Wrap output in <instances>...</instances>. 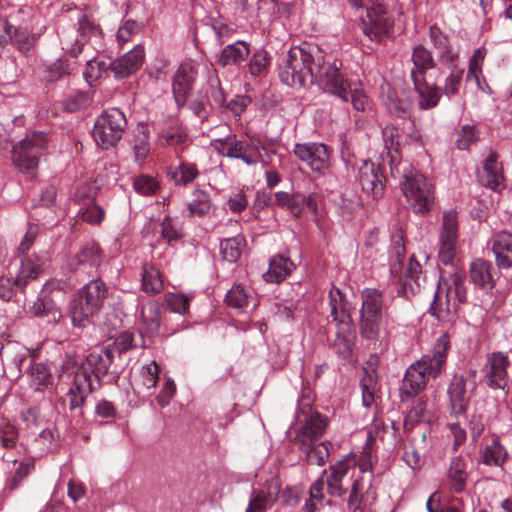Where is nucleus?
Masks as SVG:
<instances>
[{"label":"nucleus","instance_id":"nucleus-1","mask_svg":"<svg viewBox=\"0 0 512 512\" xmlns=\"http://www.w3.org/2000/svg\"><path fill=\"white\" fill-rule=\"evenodd\" d=\"M341 66V62L326 60L325 52L319 46L305 43L288 51L280 66L279 77L291 87L316 83L323 91L346 101L348 94Z\"/></svg>","mask_w":512,"mask_h":512},{"label":"nucleus","instance_id":"nucleus-2","mask_svg":"<svg viewBox=\"0 0 512 512\" xmlns=\"http://www.w3.org/2000/svg\"><path fill=\"white\" fill-rule=\"evenodd\" d=\"M113 358V350L108 348L91 352L81 365L75 355H65L59 377H72L66 394L70 410L83 406L87 396L95 390V383L100 385V380L108 372Z\"/></svg>","mask_w":512,"mask_h":512},{"label":"nucleus","instance_id":"nucleus-3","mask_svg":"<svg viewBox=\"0 0 512 512\" xmlns=\"http://www.w3.org/2000/svg\"><path fill=\"white\" fill-rule=\"evenodd\" d=\"M449 348L448 336H440L433 347L432 354L424 355L406 370L400 387L401 402L415 397L424 390L429 377L437 378L442 373Z\"/></svg>","mask_w":512,"mask_h":512},{"label":"nucleus","instance_id":"nucleus-4","mask_svg":"<svg viewBox=\"0 0 512 512\" xmlns=\"http://www.w3.org/2000/svg\"><path fill=\"white\" fill-rule=\"evenodd\" d=\"M326 428L327 418L319 412H313L291 439L308 464L322 466L328 459L332 444L320 441Z\"/></svg>","mask_w":512,"mask_h":512},{"label":"nucleus","instance_id":"nucleus-5","mask_svg":"<svg viewBox=\"0 0 512 512\" xmlns=\"http://www.w3.org/2000/svg\"><path fill=\"white\" fill-rule=\"evenodd\" d=\"M391 175L401 179V189L415 213L426 215L432 210L435 203L434 189L426 177L408 163L401 166L399 173Z\"/></svg>","mask_w":512,"mask_h":512},{"label":"nucleus","instance_id":"nucleus-6","mask_svg":"<svg viewBox=\"0 0 512 512\" xmlns=\"http://www.w3.org/2000/svg\"><path fill=\"white\" fill-rule=\"evenodd\" d=\"M332 321L338 326V332L334 340V347L338 354L344 358L351 355L355 334L351 325V316L346 308L343 295L340 290H331L329 293Z\"/></svg>","mask_w":512,"mask_h":512},{"label":"nucleus","instance_id":"nucleus-7","mask_svg":"<svg viewBox=\"0 0 512 512\" xmlns=\"http://www.w3.org/2000/svg\"><path fill=\"white\" fill-rule=\"evenodd\" d=\"M213 147L220 155L240 159L248 166L263 162L262 151L266 153V148L257 136H249L248 140L228 136L214 140Z\"/></svg>","mask_w":512,"mask_h":512},{"label":"nucleus","instance_id":"nucleus-8","mask_svg":"<svg viewBox=\"0 0 512 512\" xmlns=\"http://www.w3.org/2000/svg\"><path fill=\"white\" fill-rule=\"evenodd\" d=\"M126 125L124 113L118 108H110L97 117L92 135L102 149H109L121 139Z\"/></svg>","mask_w":512,"mask_h":512},{"label":"nucleus","instance_id":"nucleus-9","mask_svg":"<svg viewBox=\"0 0 512 512\" xmlns=\"http://www.w3.org/2000/svg\"><path fill=\"white\" fill-rule=\"evenodd\" d=\"M47 137L42 132H32L12 150L14 164L26 173H32L38 166L40 157L46 152Z\"/></svg>","mask_w":512,"mask_h":512},{"label":"nucleus","instance_id":"nucleus-10","mask_svg":"<svg viewBox=\"0 0 512 512\" xmlns=\"http://www.w3.org/2000/svg\"><path fill=\"white\" fill-rule=\"evenodd\" d=\"M361 299V336L368 340H375L379 334L382 318V293L375 288H366L361 293Z\"/></svg>","mask_w":512,"mask_h":512},{"label":"nucleus","instance_id":"nucleus-11","mask_svg":"<svg viewBox=\"0 0 512 512\" xmlns=\"http://www.w3.org/2000/svg\"><path fill=\"white\" fill-rule=\"evenodd\" d=\"M101 37V29L87 18L78 22L77 28L64 30L60 36L61 49L71 57H78L86 43L98 41Z\"/></svg>","mask_w":512,"mask_h":512},{"label":"nucleus","instance_id":"nucleus-12","mask_svg":"<svg viewBox=\"0 0 512 512\" xmlns=\"http://www.w3.org/2000/svg\"><path fill=\"white\" fill-rule=\"evenodd\" d=\"M45 258L39 255H29L21 259V265L16 279L0 277V298L10 300L14 295V287L23 289L29 280L36 279L43 271Z\"/></svg>","mask_w":512,"mask_h":512},{"label":"nucleus","instance_id":"nucleus-13","mask_svg":"<svg viewBox=\"0 0 512 512\" xmlns=\"http://www.w3.org/2000/svg\"><path fill=\"white\" fill-rule=\"evenodd\" d=\"M293 152L300 161L319 175H324L331 167L332 149L323 143H297Z\"/></svg>","mask_w":512,"mask_h":512},{"label":"nucleus","instance_id":"nucleus-14","mask_svg":"<svg viewBox=\"0 0 512 512\" xmlns=\"http://www.w3.org/2000/svg\"><path fill=\"white\" fill-rule=\"evenodd\" d=\"M368 23L364 33L370 40L382 42L392 29V20L385 7L381 4H373L367 8Z\"/></svg>","mask_w":512,"mask_h":512},{"label":"nucleus","instance_id":"nucleus-15","mask_svg":"<svg viewBox=\"0 0 512 512\" xmlns=\"http://www.w3.org/2000/svg\"><path fill=\"white\" fill-rule=\"evenodd\" d=\"M198 74V66L193 62L181 64L173 78V95L178 107H182L190 94Z\"/></svg>","mask_w":512,"mask_h":512},{"label":"nucleus","instance_id":"nucleus-16","mask_svg":"<svg viewBox=\"0 0 512 512\" xmlns=\"http://www.w3.org/2000/svg\"><path fill=\"white\" fill-rule=\"evenodd\" d=\"M510 361L504 352H493L485 366V380L493 389H504L508 383Z\"/></svg>","mask_w":512,"mask_h":512},{"label":"nucleus","instance_id":"nucleus-17","mask_svg":"<svg viewBox=\"0 0 512 512\" xmlns=\"http://www.w3.org/2000/svg\"><path fill=\"white\" fill-rule=\"evenodd\" d=\"M384 175L379 165L365 161L359 168L358 181L368 196L378 199L384 192Z\"/></svg>","mask_w":512,"mask_h":512},{"label":"nucleus","instance_id":"nucleus-18","mask_svg":"<svg viewBox=\"0 0 512 512\" xmlns=\"http://www.w3.org/2000/svg\"><path fill=\"white\" fill-rule=\"evenodd\" d=\"M449 408L451 413L458 417L464 415L470 402V395L466 388L463 375H454L447 389Z\"/></svg>","mask_w":512,"mask_h":512},{"label":"nucleus","instance_id":"nucleus-19","mask_svg":"<svg viewBox=\"0 0 512 512\" xmlns=\"http://www.w3.org/2000/svg\"><path fill=\"white\" fill-rule=\"evenodd\" d=\"M429 37L438 61L447 67L457 65L459 53L453 48L448 36L439 27L433 25L429 29Z\"/></svg>","mask_w":512,"mask_h":512},{"label":"nucleus","instance_id":"nucleus-20","mask_svg":"<svg viewBox=\"0 0 512 512\" xmlns=\"http://www.w3.org/2000/svg\"><path fill=\"white\" fill-rule=\"evenodd\" d=\"M103 260L102 250L94 241L87 242L79 252L68 261L72 272L83 271L87 268H97Z\"/></svg>","mask_w":512,"mask_h":512},{"label":"nucleus","instance_id":"nucleus-21","mask_svg":"<svg viewBox=\"0 0 512 512\" xmlns=\"http://www.w3.org/2000/svg\"><path fill=\"white\" fill-rule=\"evenodd\" d=\"M144 59V47L136 45L132 50L112 62V73L118 79L126 78L142 66Z\"/></svg>","mask_w":512,"mask_h":512},{"label":"nucleus","instance_id":"nucleus-22","mask_svg":"<svg viewBox=\"0 0 512 512\" xmlns=\"http://www.w3.org/2000/svg\"><path fill=\"white\" fill-rule=\"evenodd\" d=\"M504 180L503 169L498 161V156L496 153H491L483 163V169L479 173V181L483 186L499 192L505 188Z\"/></svg>","mask_w":512,"mask_h":512},{"label":"nucleus","instance_id":"nucleus-23","mask_svg":"<svg viewBox=\"0 0 512 512\" xmlns=\"http://www.w3.org/2000/svg\"><path fill=\"white\" fill-rule=\"evenodd\" d=\"M383 140L385 149L387 151L386 156L388 159V163L390 166L391 174H396L400 172L401 166L404 165L405 162L401 160L400 157V134L399 130L396 126L388 124L383 130Z\"/></svg>","mask_w":512,"mask_h":512},{"label":"nucleus","instance_id":"nucleus-24","mask_svg":"<svg viewBox=\"0 0 512 512\" xmlns=\"http://www.w3.org/2000/svg\"><path fill=\"white\" fill-rule=\"evenodd\" d=\"M425 282L426 276L422 270L421 264L414 256H411L405 270L404 279L399 293L403 294L406 298H410L420 291V288L425 284Z\"/></svg>","mask_w":512,"mask_h":512},{"label":"nucleus","instance_id":"nucleus-25","mask_svg":"<svg viewBox=\"0 0 512 512\" xmlns=\"http://www.w3.org/2000/svg\"><path fill=\"white\" fill-rule=\"evenodd\" d=\"M99 310L89 301H86L78 293L69 306V315L72 325L77 328H85L91 324L92 318Z\"/></svg>","mask_w":512,"mask_h":512},{"label":"nucleus","instance_id":"nucleus-26","mask_svg":"<svg viewBox=\"0 0 512 512\" xmlns=\"http://www.w3.org/2000/svg\"><path fill=\"white\" fill-rule=\"evenodd\" d=\"M492 251L498 267H512V233L501 231L493 235L491 239Z\"/></svg>","mask_w":512,"mask_h":512},{"label":"nucleus","instance_id":"nucleus-27","mask_svg":"<svg viewBox=\"0 0 512 512\" xmlns=\"http://www.w3.org/2000/svg\"><path fill=\"white\" fill-rule=\"evenodd\" d=\"M495 269L492 263L483 259H476L471 263L470 278L472 282L486 290H491L495 285Z\"/></svg>","mask_w":512,"mask_h":512},{"label":"nucleus","instance_id":"nucleus-28","mask_svg":"<svg viewBox=\"0 0 512 512\" xmlns=\"http://www.w3.org/2000/svg\"><path fill=\"white\" fill-rule=\"evenodd\" d=\"M411 60L413 63L411 69L412 80L425 78L427 71L436 66L432 53L423 45H417L413 48Z\"/></svg>","mask_w":512,"mask_h":512},{"label":"nucleus","instance_id":"nucleus-29","mask_svg":"<svg viewBox=\"0 0 512 512\" xmlns=\"http://www.w3.org/2000/svg\"><path fill=\"white\" fill-rule=\"evenodd\" d=\"M250 54V46L245 41H236L226 45L218 59V63L222 66L236 65L239 66L248 58Z\"/></svg>","mask_w":512,"mask_h":512},{"label":"nucleus","instance_id":"nucleus-30","mask_svg":"<svg viewBox=\"0 0 512 512\" xmlns=\"http://www.w3.org/2000/svg\"><path fill=\"white\" fill-rule=\"evenodd\" d=\"M413 84L418 94V105L420 109L428 110L438 105L441 94L436 85L428 84L425 78L414 79Z\"/></svg>","mask_w":512,"mask_h":512},{"label":"nucleus","instance_id":"nucleus-31","mask_svg":"<svg viewBox=\"0 0 512 512\" xmlns=\"http://www.w3.org/2000/svg\"><path fill=\"white\" fill-rule=\"evenodd\" d=\"M447 475L450 488L455 493H461L465 490L468 478L467 463L461 455L451 459Z\"/></svg>","mask_w":512,"mask_h":512},{"label":"nucleus","instance_id":"nucleus-32","mask_svg":"<svg viewBox=\"0 0 512 512\" xmlns=\"http://www.w3.org/2000/svg\"><path fill=\"white\" fill-rule=\"evenodd\" d=\"M159 133L167 146L180 147L181 151H183V147L188 141L185 129L176 120L163 123L159 128Z\"/></svg>","mask_w":512,"mask_h":512},{"label":"nucleus","instance_id":"nucleus-33","mask_svg":"<svg viewBox=\"0 0 512 512\" xmlns=\"http://www.w3.org/2000/svg\"><path fill=\"white\" fill-rule=\"evenodd\" d=\"M78 294L100 311L107 298L108 288L101 279L97 278L87 283L78 291Z\"/></svg>","mask_w":512,"mask_h":512},{"label":"nucleus","instance_id":"nucleus-34","mask_svg":"<svg viewBox=\"0 0 512 512\" xmlns=\"http://www.w3.org/2000/svg\"><path fill=\"white\" fill-rule=\"evenodd\" d=\"M350 469L349 461L341 460L330 467V474L326 479L328 493L340 497L344 493L342 481Z\"/></svg>","mask_w":512,"mask_h":512},{"label":"nucleus","instance_id":"nucleus-35","mask_svg":"<svg viewBox=\"0 0 512 512\" xmlns=\"http://www.w3.org/2000/svg\"><path fill=\"white\" fill-rule=\"evenodd\" d=\"M28 355L27 349L18 342L7 340L0 343V357L3 362L19 368Z\"/></svg>","mask_w":512,"mask_h":512},{"label":"nucleus","instance_id":"nucleus-36","mask_svg":"<svg viewBox=\"0 0 512 512\" xmlns=\"http://www.w3.org/2000/svg\"><path fill=\"white\" fill-rule=\"evenodd\" d=\"M279 489L278 480H272L267 493L261 490L251 497L245 512H266L272 505V495H276Z\"/></svg>","mask_w":512,"mask_h":512},{"label":"nucleus","instance_id":"nucleus-37","mask_svg":"<svg viewBox=\"0 0 512 512\" xmlns=\"http://www.w3.org/2000/svg\"><path fill=\"white\" fill-rule=\"evenodd\" d=\"M169 175L176 186H187L198 177L199 171L196 164L181 161L177 166L171 168Z\"/></svg>","mask_w":512,"mask_h":512},{"label":"nucleus","instance_id":"nucleus-38","mask_svg":"<svg viewBox=\"0 0 512 512\" xmlns=\"http://www.w3.org/2000/svg\"><path fill=\"white\" fill-rule=\"evenodd\" d=\"M30 386L36 391L48 389L53 384L49 367L44 363H34L29 372Z\"/></svg>","mask_w":512,"mask_h":512},{"label":"nucleus","instance_id":"nucleus-39","mask_svg":"<svg viewBox=\"0 0 512 512\" xmlns=\"http://www.w3.org/2000/svg\"><path fill=\"white\" fill-rule=\"evenodd\" d=\"M227 305L238 310L246 309L250 303H254L252 292L241 284L234 285L226 294Z\"/></svg>","mask_w":512,"mask_h":512},{"label":"nucleus","instance_id":"nucleus-40","mask_svg":"<svg viewBox=\"0 0 512 512\" xmlns=\"http://www.w3.org/2000/svg\"><path fill=\"white\" fill-rule=\"evenodd\" d=\"M294 265L283 256H276L269 262V269L266 273L267 281L280 282L291 273Z\"/></svg>","mask_w":512,"mask_h":512},{"label":"nucleus","instance_id":"nucleus-41","mask_svg":"<svg viewBox=\"0 0 512 512\" xmlns=\"http://www.w3.org/2000/svg\"><path fill=\"white\" fill-rule=\"evenodd\" d=\"M212 207L211 199L207 191L195 189L192 193V200L188 203L190 216H206Z\"/></svg>","mask_w":512,"mask_h":512},{"label":"nucleus","instance_id":"nucleus-42","mask_svg":"<svg viewBox=\"0 0 512 512\" xmlns=\"http://www.w3.org/2000/svg\"><path fill=\"white\" fill-rule=\"evenodd\" d=\"M109 69L112 71V62L93 58L87 61L83 76L86 82L92 86V83L100 79Z\"/></svg>","mask_w":512,"mask_h":512},{"label":"nucleus","instance_id":"nucleus-43","mask_svg":"<svg viewBox=\"0 0 512 512\" xmlns=\"http://www.w3.org/2000/svg\"><path fill=\"white\" fill-rule=\"evenodd\" d=\"M430 420L431 414L427 409V402L423 397H421L407 413L404 421V426L408 429H411L416 424L422 422H429Z\"/></svg>","mask_w":512,"mask_h":512},{"label":"nucleus","instance_id":"nucleus-44","mask_svg":"<svg viewBox=\"0 0 512 512\" xmlns=\"http://www.w3.org/2000/svg\"><path fill=\"white\" fill-rule=\"evenodd\" d=\"M384 104L389 113L398 117H404L410 110L412 101L407 97H399L394 90H389L384 99Z\"/></svg>","mask_w":512,"mask_h":512},{"label":"nucleus","instance_id":"nucleus-45","mask_svg":"<svg viewBox=\"0 0 512 512\" xmlns=\"http://www.w3.org/2000/svg\"><path fill=\"white\" fill-rule=\"evenodd\" d=\"M142 287L149 294L159 293L163 288L159 270L150 264L143 266Z\"/></svg>","mask_w":512,"mask_h":512},{"label":"nucleus","instance_id":"nucleus-46","mask_svg":"<svg viewBox=\"0 0 512 512\" xmlns=\"http://www.w3.org/2000/svg\"><path fill=\"white\" fill-rule=\"evenodd\" d=\"M458 212L455 209L445 210L442 215L439 238L458 239Z\"/></svg>","mask_w":512,"mask_h":512},{"label":"nucleus","instance_id":"nucleus-47","mask_svg":"<svg viewBox=\"0 0 512 512\" xmlns=\"http://www.w3.org/2000/svg\"><path fill=\"white\" fill-rule=\"evenodd\" d=\"M362 402L366 407H370L375 402L377 393V375L374 369L365 371L361 379Z\"/></svg>","mask_w":512,"mask_h":512},{"label":"nucleus","instance_id":"nucleus-48","mask_svg":"<svg viewBox=\"0 0 512 512\" xmlns=\"http://www.w3.org/2000/svg\"><path fill=\"white\" fill-rule=\"evenodd\" d=\"M506 458L505 448L498 440H493L491 444L486 445L482 453V461L489 466H501Z\"/></svg>","mask_w":512,"mask_h":512},{"label":"nucleus","instance_id":"nucleus-49","mask_svg":"<svg viewBox=\"0 0 512 512\" xmlns=\"http://www.w3.org/2000/svg\"><path fill=\"white\" fill-rule=\"evenodd\" d=\"M134 158L137 163H143L150 152L149 131L144 126L138 129L133 143Z\"/></svg>","mask_w":512,"mask_h":512},{"label":"nucleus","instance_id":"nucleus-50","mask_svg":"<svg viewBox=\"0 0 512 512\" xmlns=\"http://www.w3.org/2000/svg\"><path fill=\"white\" fill-rule=\"evenodd\" d=\"M448 68L450 69V72L444 80L442 91L450 98L459 93L464 69L458 67V65L450 66Z\"/></svg>","mask_w":512,"mask_h":512},{"label":"nucleus","instance_id":"nucleus-51","mask_svg":"<svg viewBox=\"0 0 512 512\" xmlns=\"http://www.w3.org/2000/svg\"><path fill=\"white\" fill-rule=\"evenodd\" d=\"M486 54L487 50L484 47L476 49L468 64L467 79L474 80L478 87H481L480 76L482 75V66Z\"/></svg>","mask_w":512,"mask_h":512},{"label":"nucleus","instance_id":"nucleus-52","mask_svg":"<svg viewBox=\"0 0 512 512\" xmlns=\"http://www.w3.org/2000/svg\"><path fill=\"white\" fill-rule=\"evenodd\" d=\"M208 85L209 90L207 91V96L209 101H211V105L223 108L226 102V98L215 70L212 71L209 75Z\"/></svg>","mask_w":512,"mask_h":512},{"label":"nucleus","instance_id":"nucleus-53","mask_svg":"<svg viewBox=\"0 0 512 512\" xmlns=\"http://www.w3.org/2000/svg\"><path fill=\"white\" fill-rule=\"evenodd\" d=\"M242 251V239L238 237H232L223 239L220 242V252L223 256V258L230 262L234 263L236 262Z\"/></svg>","mask_w":512,"mask_h":512},{"label":"nucleus","instance_id":"nucleus-54","mask_svg":"<svg viewBox=\"0 0 512 512\" xmlns=\"http://www.w3.org/2000/svg\"><path fill=\"white\" fill-rule=\"evenodd\" d=\"M91 101L92 94L90 91H79L63 101V108L67 112H76L89 106Z\"/></svg>","mask_w":512,"mask_h":512},{"label":"nucleus","instance_id":"nucleus-55","mask_svg":"<svg viewBox=\"0 0 512 512\" xmlns=\"http://www.w3.org/2000/svg\"><path fill=\"white\" fill-rule=\"evenodd\" d=\"M458 239L439 238V261L443 265H452L457 253Z\"/></svg>","mask_w":512,"mask_h":512},{"label":"nucleus","instance_id":"nucleus-56","mask_svg":"<svg viewBox=\"0 0 512 512\" xmlns=\"http://www.w3.org/2000/svg\"><path fill=\"white\" fill-rule=\"evenodd\" d=\"M141 317L151 332H156L160 326V309L155 302L147 303L141 311Z\"/></svg>","mask_w":512,"mask_h":512},{"label":"nucleus","instance_id":"nucleus-57","mask_svg":"<svg viewBox=\"0 0 512 512\" xmlns=\"http://www.w3.org/2000/svg\"><path fill=\"white\" fill-rule=\"evenodd\" d=\"M363 490V483L361 479H356L351 487L350 495L348 498V508L352 512H363L366 507V500L361 494Z\"/></svg>","mask_w":512,"mask_h":512},{"label":"nucleus","instance_id":"nucleus-58","mask_svg":"<svg viewBox=\"0 0 512 512\" xmlns=\"http://www.w3.org/2000/svg\"><path fill=\"white\" fill-rule=\"evenodd\" d=\"M269 65V56L265 50H257L253 53L249 62V72L253 76L263 74Z\"/></svg>","mask_w":512,"mask_h":512},{"label":"nucleus","instance_id":"nucleus-59","mask_svg":"<svg viewBox=\"0 0 512 512\" xmlns=\"http://www.w3.org/2000/svg\"><path fill=\"white\" fill-rule=\"evenodd\" d=\"M141 30V25L134 20H126L117 30L116 40L120 46L127 43Z\"/></svg>","mask_w":512,"mask_h":512},{"label":"nucleus","instance_id":"nucleus-60","mask_svg":"<svg viewBox=\"0 0 512 512\" xmlns=\"http://www.w3.org/2000/svg\"><path fill=\"white\" fill-rule=\"evenodd\" d=\"M165 302L172 312L185 314L189 309L190 298L177 293H167Z\"/></svg>","mask_w":512,"mask_h":512},{"label":"nucleus","instance_id":"nucleus-61","mask_svg":"<svg viewBox=\"0 0 512 512\" xmlns=\"http://www.w3.org/2000/svg\"><path fill=\"white\" fill-rule=\"evenodd\" d=\"M391 258L395 261V263L391 266V269H395L396 263H401L405 256V246H404V234L403 231L398 229L392 235V246H391Z\"/></svg>","mask_w":512,"mask_h":512},{"label":"nucleus","instance_id":"nucleus-62","mask_svg":"<svg viewBox=\"0 0 512 512\" xmlns=\"http://www.w3.org/2000/svg\"><path fill=\"white\" fill-rule=\"evenodd\" d=\"M159 367L155 361L141 368L142 384L147 389H153L158 382Z\"/></svg>","mask_w":512,"mask_h":512},{"label":"nucleus","instance_id":"nucleus-63","mask_svg":"<svg viewBox=\"0 0 512 512\" xmlns=\"http://www.w3.org/2000/svg\"><path fill=\"white\" fill-rule=\"evenodd\" d=\"M135 346L133 334L130 332H123L116 337L111 347H108V350H113V356L115 353L121 355Z\"/></svg>","mask_w":512,"mask_h":512},{"label":"nucleus","instance_id":"nucleus-64","mask_svg":"<svg viewBox=\"0 0 512 512\" xmlns=\"http://www.w3.org/2000/svg\"><path fill=\"white\" fill-rule=\"evenodd\" d=\"M477 140V134L475 127L473 126H463L458 133V138L456 140V145L461 150H466L470 147L471 144L475 143Z\"/></svg>","mask_w":512,"mask_h":512}]
</instances>
